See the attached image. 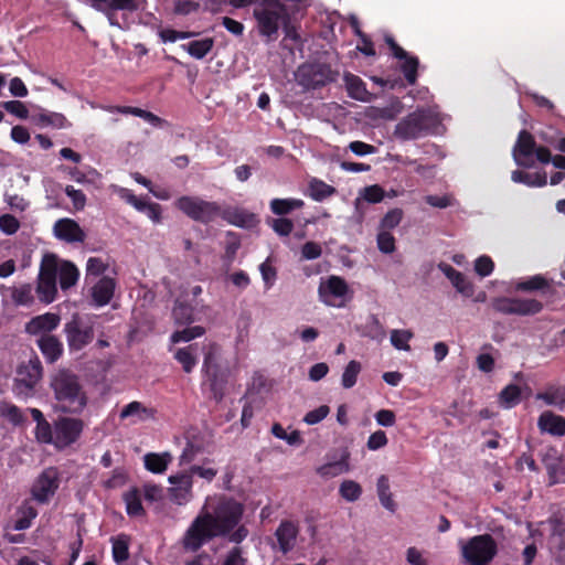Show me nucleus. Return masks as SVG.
Segmentation results:
<instances>
[{"label": "nucleus", "mask_w": 565, "mask_h": 565, "mask_svg": "<svg viewBox=\"0 0 565 565\" xmlns=\"http://www.w3.org/2000/svg\"><path fill=\"white\" fill-rule=\"evenodd\" d=\"M318 292L320 300L326 305L341 306L349 292V286L343 278L332 275L320 282Z\"/></svg>", "instance_id": "obj_11"}, {"label": "nucleus", "mask_w": 565, "mask_h": 565, "mask_svg": "<svg viewBox=\"0 0 565 565\" xmlns=\"http://www.w3.org/2000/svg\"><path fill=\"white\" fill-rule=\"evenodd\" d=\"M210 381V387L214 398L220 402L224 396L225 379L221 373V370L213 371L211 374H206Z\"/></svg>", "instance_id": "obj_49"}, {"label": "nucleus", "mask_w": 565, "mask_h": 565, "mask_svg": "<svg viewBox=\"0 0 565 565\" xmlns=\"http://www.w3.org/2000/svg\"><path fill=\"white\" fill-rule=\"evenodd\" d=\"M50 386L53 391L54 408L62 413L79 414L87 405V395L79 376L68 369H60L52 376Z\"/></svg>", "instance_id": "obj_3"}, {"label": "nucleus", "mask_w": 565, "mask_h": 565, "mask_svg": "<svg viewBox=\"0 0 565 565\" xmlns=\"http://www.w3.org/2000/svg\"><path fill=\"white\" fill-rule=\"evenodd\" d=\"M169 482L173 484L169 489L170 499L181 505L192 497V477L190 473L183 472L169 477Z\"/></svg>", "instance_id": "obj_16"}, {"label": "nucleus", "mask_w": 565, "mask_h": 565, "mask_svg": "<svg viewBox=\"0 0 565 565\" xmlns=\"http://www.w3.org/2000/svg\"><path fill=\"white\" fill-rule=\"evenodd\" d=\"M189 54L195 58L204 57L213 47V40L205 38L201 40H193L184 45Z\"/></svg>", "instance_id": "obj_40"}, {"label": "nucleus", "mask_w": 565, "mask_h": 565, "mask_svg": "<svg viewBox=\"0 0 565 565\" xmlns=\"http://www.w3.org/2000/svg\"><path fill=\"white\" fill-rule=\"evenodd\" d=\"M310 196L316 201H322L331 196L335 189L321 180L313 179L309 183Z\"/></svg>", "instance_id": "obj_43"}, {"label": "nucleus", "mask_w": 565, "mask_h": 565, "mask_svg": "<svg viewBox=\"0 0 565 565\" xmlns=\"http://www.w3.org/2000/svg\"><path fill=\"white\" fill-rule=\"evenodd\" d=\"M535 146L536 143L533 136L529 131L522 130L519 134L516 145L513 149L515 162L522 167H532L533 161L531 160V157L534 154L536 149Z\"/></svg>", "instance_id": "obj_17"}, {"label": "nucleus", "mask_w": 565, "mask_h": 565, "mask_svg": "<svg viewBox=\"0 0 565 565\" xmlns=\"http://www.w3.org/2000/svg\"><path fill=\"white\" fill-rule=\"evenodd\" d=\"M535 397L547 406L563 411L565 408V385H550L543 392L537 393Z\"/></svg>", "instance_id": "obj_25"}, {"label": "nucleus", "mask_w": 565, "mask_h": 565, "mask_svg": "<svg viewBox=\"0 0 565 565\" xmlns=\"http://www.w3.org/2000/svg\"><path fill=\"white\" fill-rule=\"evenodd\" d=\"M2 301L15 307L31 306L34 301L33 287L31 284H22L19 286H1Z\"/></svg>", "instance_id": "obj_14"}, {"label": "nucleus", "mask_w": 565, "mask_h": 565, "mask_svg": "<svg viewBox=\"0 0 565 565\" xmlns=\"http://www.w3.org/2000/svg\"><path fill=\"white\" fill-rule=\"evenodd\" d=\"M97 11L103 12L109 20L110 24H115V14L118 11L132 12L137 10L136 0H84Z\"/></svg>", "instance_id": "obj_15"}, {"label": "nucleus", "mask_w": 565, "mask_h": 565, "mask_svg": "<svg viewBox=\"0 0 565 565\" xmlns=\"http://www.w3.org/2000/svg\"><path fill=\"white\" fill-rule=\"evenodd\" d=\"M403 214V210L398 207L388 211L381 220L380 230L391 231L395 228L401 223Z\"/></svg>", "instance_id": "obj_53"}, {"label": "nucleus", "mask_w": 565, "mask_h": 565, "mask_svg": "<svg viewBox=\"0 0 565 565\" xmlns=\"http://www.w3.org/2000/svg\"><path fill=\"white\" fill-rule=\"evenodd\" d=\"M339 492L344 500L354 502L361 497L362 488L353 480H344L340 484Z\"/></svg>", "instance_id": "obj_46"}, {"label": "nucleus", "mask_w": 565, "mask_h": 565, "mask_svg": "<svg viewBox=\"0 0 565 565\" xmlns=\"http://www.w3.org/2000/svg\"><path fill=\"white\" fill-rule=\"evenodd\" d=\"M38 515L36 510L33 507H23L19 511V518L17 519L13 529L17 531L26 530L31 526L32 520Z\"/></svg>", "instance_id": "obj_51"}, {"label": "nucleus", "mask_w": 565, "mask_h": 565, "mask_svg": "<svg viewBox=\"0 0 565 565\" xmlns=\"http://www.w3.org/2000/svg\"><path fill=\"white\" fill-rule=\"evenodd\" d=\"M548 287V281L541 275L532 276L531 278L516 284L515 289L520 291H534L543 290Z\"/></svg>", "instance_id": "obj_48"}, {"label": "nucleus", "mask_w": 565, "mask_h": 565, "mask_svg": "<svg viewBox=\"0 0 565 565\" xmlns=\"http://www.w3.org/2000/svg\"><path fill=\"white\" fill-rule=\"evenodd\" d=\"M70 351H79L94 340V322L74 313L64 326Z\"/></svg>", "instance_id": "obj_8"}, {"label": "nucleus", "mask_w": 565, "mask_h": 565, "mask_svg": "<svg viewBox=\"0 0 565 565\" xmlns=\"http://www.w3.org/2000/svg\"><path fill=\"white\" fill-rule=\"evenodd\" d=\"M330 412V408L327 405H321L318 408L310 411L306 414L303 420L308 425H315L324 419Z\"/></svg>", "instance_id": "obj_62"}, {"label": "nucleus", "mask_w": 565, "mask_h": 565, "mask_svg": "<svg viewBox=\"0 0 565 565\" xmlns=\"http://www.w3.org/2000/svg\"><path fill=\"white\" fill-rule=\"evenodd\" d=\"M20 228V222L11 214H3L0 216V230L7 234L12 235Z\"/></svg>", "instance_id": "obj_59"}, {"label": "nucleus", "mask_w": 565, "mask_h": 565, "mask_svg": "<svg viewBox=\"0 0 565 565\" xmlns=\"http://www.w3.org/2000/svg\"><path fill=\"white\" fill-rule=\"evenodd\" d=\"M273 230L280 236H288L294 230V223L289 218L280 217L271 222Z\"/></svg>", "instance_id": "obj_63"}, {"label": "nucleus", "mask_w": 565, "mask_h": 565, "mask_svg": "<svg viewBox=\"0 0 565 565\" xmlns=\"http://www.w3.org/2000/svg\"><path fill=\"white\" fill-rule=\"evenodd\" d=\"M220 216L227 223L238 227L252 228L258 224V218L256 215L244 209H221Z\"/></svg>", "instance_id": "obj_21"}, {"label": "nucleus", "mask_w": 565, "mask_h": 565, "mask_svg": "<svg viewBox=\"0 0 565 565\" xmlns=\"http://www.w3.org/2000/svg\"><path fill=\"white\" fill-rule=\"evenodd\" d=\"M384 196H385V192H384L383 188L380 186L379 184L365 186L360 192V198H362L363 200H365L369 203H379L384 199Z\"/></svg>", "instance_id": "obj_55"}, {"label": "nucleus", "mask_w": 565, "mask_h": 565, "mask_svg": "<svg viewBox=\"0 0 565 565\" xmlns=\"http://www.w3.org/2000/svg\"><path fill=\"white\" fill-rule=\"evenodd\" d=\"M218 353V347L216 344H212L210 350L205 353L203 369L205 374H211L213 371H218L220 367L216 363V355Z\"/></svg>", "instance_id": "obj_61"}, {"label": "nucleus", "mask_w": 565, "mask_h": 565, "mask_svg": "<svg viewBox=\"0 0 565 565\" xmlns=\"http://www.w3.org/2000/svg\"><path fill=\"white\" fill-rule=\"evenodd\" d=\"M388 49V55L398 62L399 71H418L419 58L403 49L391 33L383 36Z\"/></svg>", "instance_id": "obj_13"}, {"label": "nucleus", "mask_w": 565, "mask_h": 565, "mask_svg": "<svg viewBox=\"0 0 565 565\" xmlns=\"http://www.w3.org/2000/svg\"><path fill=\"white\" fill-rule=\"evenodd\" d=\"M174 205L191 220L204 224L213 222L221 214V206L216 202L205 201L199 196L183 195Z\"/></svg>", "instance_id": "obj_6"}, {"label": "nucleus", "mask_w": 565, "mask_h": 565, "mask_svg": "<svg viewBox=\"0 0 565 565\" xmlns=\"http://www.w3.org/2000/svg\"><path fill=\"white\" fill-rule=\"evenodd\" d=\"M124 501L126 503V510L128 515L140 516L145 514V510L141 504V495L138 489L134 488L124 494Z\"/></svg>", "instance_id": "obj_36"}, {"label": "nucleus", "mask_w": 565, "mask_h": 565, "mask_svg": "<svg viewBox=\"0 0 565 565\" xmlns=\"http://www.w3.org/2000/svg\"><path fill=\"white\" fill-rule=\"evenodd\" d=\"M116 282L113 278L109 277H103L100 278L97 284L92 288V297L97 306H105L107 305L115 291Z\"/></svg>", "instance_id": "obj_26"}, {"label": "nucleus", "mask_w": 565, "mask_h": 565, "mask_svg": "<svg viewBox=\"0 0 565 565\" xmlns=\"http://www.w3.org/2000/svg\"><path fill=\"white\" fill-rule=\"evenodd\" d=\"M512 303L513 298L497 297L491 300L490 306L495 312L502 315H513Z\"/></svg>", "instance_id": "obj_57"}, {"label": "nucleus", "mask_w": 565, "mask_h": 565, "mask_svg": "<svg viewBox=\"0 0 565 565\" xmlns=\"http://www.w3.org/2000/svg\"><path fill=\"white\" fill-rule=\"evenodd\" d=\"M42 364L38 356L23 362L17 371L15 385L18 390L20 392H23L22 387L28 391L32 390L42 379Z\"/></svg>", "instance_id": "obj_12"}, {"label": "nucleus", "mask_w": 565, "mask_h": 565, "mask_svg": "<svg viewBox=\"0 0 565 565\" xmlns=\"http://www.w3.org/2000/svg\"><path fill=\"white\" fill-rule=\"evenodd\" d=\"M113 557L116 563H122L129 558V537L120 534L111 539Z\"/></svg>", "instance_id": "obj_37"}, {"label": "nucleus", "mask_w": 565, "mask_h": 565, "mask_svg": "<svg viewBox=\"0 0 565 565\" xmlns=\"http://www.w3.org/2000/svg\"><path fill=\"white\" fill-rule=\"evenodd\" d=\"M326 73H292L295 85L299 87L298 93H305L324 85Z\"/></svg>", "instance_id": "obj_28"}, {"label": "nucleus", "mask_w": 565, "mask_h": 565, "mask_svg": "<svg viewBox=\"0 0 565 565\" xmlns=\"http://www.w3.org/2000/svg\"><path fill=\"white\" fill-rule=\"evenodd\" d=\"M2 106L8 113L17 116L20 119H26L29 116L26 106L20 100L4 102Z\"/></svg>", "instance_id": "obj_60"}, {"label": "nucleus", "mask_w": 565, "mask_h": 565, "mask_svg": "<svg viewBox=\"0 0 565 565\" xmlns=\"http://www.w3.org/2000/svg\"><path fill=\"white\" fill-rule=\"evenodd\" d=\"M36 122L40 126H52L55 128H64L67 125V120L64 115L58 113L40 114L36 117Z\"/></svg>", "instance_id": "obj_52"}, {"label": "nucleus", "mask_w": 565, "mask_h": 565, "mask_svg": "<svg viewBox=\"0 0 565 565\" xmlns=\"http://www.w3.org/2000/svg\"><path fill=\"white\" fill-rule=\"evenodd\" d=\"M222 565H246V559L242 556V548L234 547L225 556Z\"/></svg>", "instance_id": "obj_64"}, {"label": "nucleus", "mask_w": 565, "mask_h": 565, "mask_svg": "<svg viewBox=\"0 0 565 565\" xmlns=\"http://www.w3.org/2000/svg\"><path fill=\"white\" fill-rule=\"evenodd\" d=\"M521 387L515 384L505 386L499 394V404L504 408H512L521 402Z\"/></svg>", "instance_id": "obj_34"}, {"label": "nucleus", "mask_w": 565, "mask_h": 565, "mask_svg": "<svg viewBox=\"0 0 565 565\" xmlns=\"http://www.w3.org/2000/svg\"><path fill=\"white\" fill-rule=\"evenodd\" d=\"M53 232L58 239L67 243H83L86 238L85 232L72 218H61L55 222Z\"/></svg>", "instance_id": "obj_18"}, {"label": "nucleus", "mask_w": 565, "mask_h": 565, "mask_svg": "<svg viewBox=\"0 0 565 565\" xmlns=\"http://www.w3.org/2000/svg\"><path fill=\"white\" fill-rule=\"evenodd\" d=\"M84 428L82 419L61 417L54 422V446L63 449L74 444Z\"/></svg>", "instance_id": "obj_9"}, {"label": "nucleus", "mask_w": 565, "mask_h": 565, "mask_svg": "<svg viewBox=\"0 0 565 565\" xmlns=\"http://www.w3.org/2000/svg\"><path fill=\"white\" fill-rule=\"evenodd\" d=\"M360 372H361V363L355 360L350 361L342 374V379H341L342 386L344 388H351L352 386H354Z\"/></svg>", "instance_id": "obj_45"}, {"label": "nucleus", "mask_w": 565, "mask_h": 565, "mask_svg": "<svg viewBox=\"0 0 565 565\" xmlns=\"http://www.w3.org/2000/svg\"><path fill=\"white\" fill-rule=\"evenodd\" d=\"M303 206V201L298 199H274L270 202V209L274 214L285 215L290 213L292 210L300 209Z\"/></svg>", "instance_id": "obj_39"}, {"label": "nucleus", "mask_w": 565, "mask_h": 565, "mask_svg": "<svg viewBox=\"0 0 565 565\" xmlns=\"http://www.w3.org/2000/svg\"><path fill=\"white\" fill-rule=\"evenodd\" d=\"M205 333V329L201 326L189 327L180 331H175L171 334V342H189L195 338L202 337Z\"/></svg>", "instance_id": "obj_44"}, {"label": "nucleus", "mask_w": 565, "mask_h": 565, "mask_svg": "<svg viewBox=\"0 0 565 565\" xmlns=\"http://www.w3.org/2000/svg\"><path fill=\"white\" fill-rule=\"evenodd\" d=\"M244 507L232 498H220L213 512H202L185 531L181 544L185 552H196L206 542L232 532L238 524Z\"/></svg>", "instance_id": "obj_1"}, {"label": "nucleus", "mask_w": 565, "mask_h": 565, "mask_svg": "<svg viewBox=\"0 0 565 565\" xmlns=\"http://www.w3.org/2000/svg\"><path fill=\"white\" fill-rule=\"evenodd\" d=\"M411 330H393L391 332V343L397 350L409 351L408 341L413 338Z\"/></svg>", "instance_id": "obj_47"}, {"label": "nucleus", "mask_w": 565, "mask_h": 565, "mask_svg": "<svg viewBox=\"0 0 565 565\" xmlns=\"http://www.w3.org/2000/svg\"><path fill=\"white\" fill-rule=\"evenodd\" d=\"M0 416L14 426L21 425L25 419L18 406L7 402L0 403Z\"/></svg>", "instance_id": "obj_42"}, {"label": "nucleus", "mask_w": 565, "mask_h": 565, "mask_svg": "<svg viewBox=\"0 0 565 565\" xmlns=\"http://www.w3.org/2000/svg\"><path fill=\"white\" fill-rule=\"evenodd\" d=\"M57 274L60 275V286L63 290L74 286L79 275L76 266L71 262L58 263Z\"/></svg>", "instance_id": "obj_31"}, {"label": "nucleus", "mask_w": 565, "mask_h": 565, "mask_svg": "<svg viewBox=\"0 0 565 565\" xmlns=\"http://www.w3.org/2000/svg\"><path fill=\"white\" fill-rule=\"evenodd\" d=\"M298 533V526L291 521L286 520L279 524L275 536L282 554H287L295 547Z\"/></svg>", "instance_id": "obj_19"}, {"label": "nucleus", "mask_w": 565, "mask_h": 565, "mask_svg": "<svg viewBox=\"0 0 565 565\" xmlns=\"http://www.w3.org/2000/svg\"><path fill=\"white\" fill-rule=\"evenodd\" d=\"M194 309L192 306L177 301L173 310H172V317L174 319V322L179 326H185L190 324L194 321Z\"/></svg>", "instance_id": "obj_38"}, {"label": "nucleus", "mask_w": 565, "mask_h": 565, "mask_svg": "<svg viewBox=\"0 0 565 565\" xmlns=\"http://www.w3.org/2000/svg\"><path fill=\"white\" fill-rule=\"evenodd\" d=\"M537 427L541 433H547L553 436L565 435V418L551 411L543 412L537 419Z\"/></svg>", "instance_id": "obj_22"}, {"label": "nucleus", "mask_w": 565, "mask_h": 565, "mask_svg": "<svg viewBox=\"0 0 565 565\" xmlns=\"http://www.w3.org/2000/svg\"><path fill=\"white\" fill-rule=\"evenodd\" d=\"M349 454L341 457L340 460L328 462L317 469V473L322 478H334L350 470Z\"/></svg>", "instance_id": "obj_30"}, {"label": "nucleus", "mask_w": 565, "mask_h": 565, "mask_svg": "<svg viewBox=\"0 0 565 565\" xmlns=\"http://www.w3.org/2000/svg\"><path fill=\"white\" fill-rule=\"evenodd\" d=\"M376 242L379 249L384 254H392L395 250V238L390 231L380 230Z\"/></svg>", "instance_id": "obj_56"}, {"label": "nucleus", "mask_w": 565, "mask_h": 565, "mask_svg": "<svg viewBox=\"0 0 565 565\" xmlns=\"http://www.w3.org/2000/svg\"><path fill=\"white\" fill-rule=\"evenodd\" d=\"M513 182L524 183L529 186H544L547 183L545 173H526L521 170H515L511 174Z\"/></svg>", "instance_id": "obj_33"}, {"label": "nucleus", "mask_w": 565, "mask_h": 565, "mask_svg": "<svg viewBox=\"0 0 565 565\" xmlns=\"http://www.w3.org/2000/svg\"><path fill=\"white\" fill-rule=\"evenodd\" d=\"M254 17L257 22L258 33L266 38L268 42L278 39L280 28L286 38L294 41L299 39L287 4L281 3L279 0H262L254 8Z\"/></svg>", "instance_id": "obj_2"}, {"label": "nucleus", "mask_w": 565, "mask_h": 565, "mask_svg": "<svg viewBox=\"0 0 565 565\" xmlns=\"http://www.w3.org/2000/svg\"><path fill=\"white\" fill-rule=\"evenodd\" d=\"M35 438L42 444H54V428H52L47 420L36 425Z\"/></svg>", "instance_id": "obj_54"}, {"label": "nucleus", "mask_w": 565, "mask_h": 565, "mask_svg": "<svg viewBox=\"0 0 565 565\" xmlns=\"http://www.w3.org/2000/svg\"><path fill=\"white\" fill-rule=\"evenodd\" d=\"M376 488L381 504L388 511L394 512L396 509V504L393 500L392 493L390 492L388 478L382 475L377 479Z\"/></svg>", "instance_id": "obj_35"}, {"label": "nucleus", "mask_w": 565, "mask_h": 565, "mask_svg": "<svg viewBox=\"0 0 565 565\" xmlns=\"http://www.w3.org/2000/svg\"><path fill=\"white\" fill-rule=\"evenodd\" d=\"M57 269V256L54 254H45L41 260L38 284L35 289L39 299L44 303L53 302L56 297Z\"/></svg>", "instance_id": "obj_7"}, {"label": "nucleus", "mask_w": 565, "mask_h": 565, "mask_svg": "<svg viewBox=\"0 0 565 565\" xmlns=\"http://www.w3.org/2000/svg\"><path fill=\"white\" fill-rule=\"evenodd\" d=\"M513 315L533 316L543 309L542 302L536 299L513 298Z\"/></svg>", "instance_id": "obj_32"}, {"label": "nucleus", "mask_w": 565, "mask_h": 565, "mask_svg": "<svg viewBox=\"0 0 565 565\" xmlns=\"http://www.w3.org/2000/svg\"><path fill=\"white\" fill-rule=\"evenodd\" d=\"M65 193L72 200L73 207L76 211L84 210V207L86 205V195L83 193V191L76 190L72 185H67L65 188Z\"/></svg>", "instance_id": "obj_58"}, {"label": "nucleus", "mask_w": 565, "mask_h": 565, "mask_svg": "<svg viewBox=\"0 0 565 565\" xmlns=\"http://www.w3.org/2000/svg\"><path fill=\"white\" fill-rule=\"evenodd\" d=\"M441 120L436 107L417 108L395 126L394 136L404 141L418 139L436 132Z\"/></svg>", "instance_id": "obj_4"}, {"label": "nucleus", "mask_w": 565, "mask_h": 565, "mask_svg": "<svg viewBox=\"0 0 565 565\" xmlns=\"http://www.w3.org/2000/svg\"><path fill=\"white\" fill-rule=\"evenodd\" d=\"M345 84L349 96L358 100H364L366 97V89L363 82L352 73H348L345 76Z\"/></svg>", "instance_id": "obj_41"}, {"label": "nucleus", "mask_w": 565, "mask_h": 565, "mask_svg": "<svg viewBox=\"0 0 565 565\" xmlns=\"http://www.w3.org/2000/svg\"><path fill=\"white\" fill-rule=\"evenodd\" d=\"M192 349V345L182 348L174 354L175 360L182 364V369L186 373H190L196 363Z\"/></svg>", "instance_id": "obj_50"}, {"label": "nucleus", "mask_w": 565, "mask_h": 565, "mask_svg": "<svg viewBox=\"0 0 565 565\" xmlns=\"http://www.w3.org/2000/svg\"><path fill=\"white\" fill-rule=\"evenodd\" d=\"M145 467L153 473H162L167 470L169 463L172 461L170 452L156 454L149 452L143 457Z\"/></svg>", "instance_id": "obj_29"}, {"label": "nucleus", "mask_w": 565, "mask_h": 565, "mask_svg": "<svg viewBox=\"0 0 565 565\" xmlns=\"http://www.w3.org/2000/svg\"><path fill=\"white\" fill-rule=\"evenodd\" d=\"M61 318L56 313L46 312L44 315L32 318L25 326V330L30 334H50L57 328Z\"/></svg>", "instance_id": "obj_20"}, {"label": "nucleus", "mask_w": 565, "mask_h": 565, "mask_svg": "<svg viewBox=\"0 0 565 565\" xmlns=\"http://www.w3.org/2000/svg\"><path fill=\"white\" fill-rule=\"evenodd\" d=\"M438 268L451 281L452 286L457 289L458 292L467 297H470L473 294V286L470 281L467 280L463 274L456 270L454 267L446 263H440Z\"/></svg>", "instance_id": "obj_23"}, {"label": "nucleus", "mask_w": 565, "mask_h": 565, "mask_svg": "<svg viewBox=\"0 0 565 565\" xmlns=\"http://www.w3.org/2000/svg\"><path fill=\"white\" fill-rule=\"evenodd\" d=\"M36 342L47 362L54 363L61 358L63 344L55 335L42 334Z\"/></svg>", "instance_id": "obj_24"}, {"label": "nucleus", "mask_w": 565, "mask_h": 565, "mask_svg": "<svg viewBox=\"0 0 565 565\" xmlns=\"http://www.w3.org/2000/svg\"><path fill=\"white\" fill-rule=\"evenodd\" d=\"M156 416V411L153 408L146 407L142 403L138 401H134L126 405L120 412V419H126L129 417H135V422H143L147 419H152Z\"/></svg>", "instance_id": "obj_27"}, {"label": "nucleus", "mask_w": 565, "mask_h": 565, "mask_svg": "<svg viewBox=\"0 0 565 565\" xmlns=\"http://www.w3.org/2000/svg\"><path fill=\"white\" fill-rule=\"evenodd\" d=\"M60 486V472L55 467L44 469L35 479L31 493L39 503H46L55 494Z\"/></svg>", "instance_id": "obj_10"}, {"label": "nucleus", "mask_w": 565, "mask_h": 565, "mask_svg": "<svg viewBox=\"0 0 565 565\" xmlns=\"http://www.w3.org/2000/svg\"><path fill=\"white\" fill-rule=\"evenodd\" d=\"M497 553V542L490 534L476 535L461 546L463 559L471 565H488Z\"/></svg>", "instance_id": "obj_5"}]
</instances>
